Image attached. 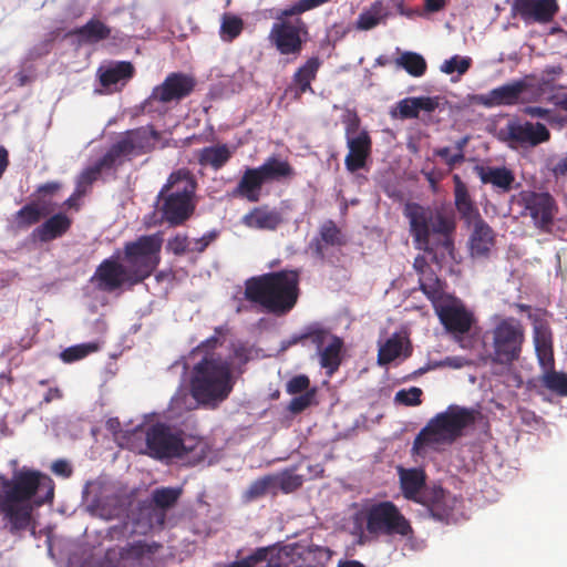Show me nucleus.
Returning a JSON list of instances; mask_svg holds the SVG:
<instances>
[{"mask_svg":"<svg viewBox=\"0 0 567 567\" xmlns=\"http://www.w3.org/2000/svg\"><path fill=\"white\" fill-rule=\"evenodd\" d=\"M181 487H157L151 494V505L153 508L151 519L163 527L166 522V512L173 508L182 496Z\"/></svg>","mask_w":567,"mask_h":567,"instance_id":"b1692460","label":"nucleus"},{"mask_svg":"<svg viewBox=\"0 0 567 567\" xmlns=\"http://www.w3.org/2000/svg\"><path fill=\"white\" fill-rule=\"evenodd\" d=\"M330 0H298L293 4L277 10L268 33V41L281 55L298 56L309 39V27L300 18L303 12L322 6Z\"/></svg>","mask_w":567,"mask_h":567,"instance_id":"39448f33","label":"nucleus"},{"mask_svg":"<svg viewBox=\"0 0 567 567\" xmlns=\"http://www.w3.org/2000/svg\"><path fill=\"white\" fill-rule=\"evenodd\" d=\"M133 280L128 268L113 257L104 259L96 267L91 278V281L95 284L96 288L104 292H113L122 288L125 284L136 286L137 284H133Z\"/></svg>","mask_w":567,"mask_h":567,"instance_id":"4468645a","label":"nucleus"},{"mask_svg":"<svg viewBox=\"0 0 567 567\" xmlns=\"http://www.w3.org/2000/svg\"><path fill=\"white\" fill-rule=\"evenodd\" d=\"M244 30L241 18L230 13H224L220 24V38L226 42H231L240 35Z\"/></svg>","mask_w":567,"mask_h":567,"instance_id":"49530a36","label":"nucleus"},{"mask_svg":"<svg viewBox=\"0 0 567 567\" xmlns=\"http://www.w3.org/2000/svg\"><path fill=\"white\" fill-rule=\"evenodd\" d=\"M395 63L414 78L424 75L427 69L425 59L421 54L411 51L403 52Z\"/></svg>","mask_w":567,"mask_h":567,"instance_id":"c03bdc74","label":"nucleus"},{"mask_svg":"<svg viewBox=\"0 0 567 567\" xmlns=\"http://www.w3.org/2000/svg\"><path fill=\"white\" fill-rule=\"evenodd\" d=\"M45 215L47 213H43L37 203H30L13 215V220L19 228H28L39 223Z\"/></svg>","mask_w":567,"mask_h":567,"instance_id":"a18cd8bd","label":"nucleus"},{"mask_svg":"<svg viewBox=\"0 0 567 567\" xmlns=\"http://www.w3.org/2000/svg\"><path fill=\"white\" fill-rule=\"evenodd\" d=\"M491 339L489 360L495 364L511 365L522 357L523 346L526 341L525 327L515 317L497 319L485 339Z\"/></svg>","mask_w":567,"mask_h":567,"instance_id":"1a4fd4ad","label":"nucleus"},{"mask_svg":"<svg viewBox=\"0 0 567 567\" xmlns=\"http://www.w3.org/2000/svg\"><path fill=\"white\" fill-rule=\"evenodd\" d=\"M231 359L237 361L238 365L243 367L250 360V350L245 344L235 346Z\"/></svg>","mask_w":567,"mask_h":567,"instance_id":"e2e57ef3","label":"nucleus"},{"mask_svg":"<svg viewBox=\"0 0 567 567\" xmlns=\"http://www.w3.org/2000/svg\"><path fill=\"white\" fill-rule=\"evenodd\" d=\"M454 182V202L455 207L462 219L468 225L472 224L473 219L481 216L478 208L472 200L466 184L461 179L458 175L453 176Z\"/></svg>","mask_w":567,"mask_h":567,"instance_id":"c9c22d12","label":"nucleus"},{"mask_svg":"<svg viewBox=\"0 0 567 567\" xmlns=\"http://www.w3.org/2000/svg\"><path fill=\"white\" fill-rule=\"evenodd\" d=\"M403 215L409 220L416 249L431 255V260L440 267L447 258H454L455 221L452 217L419 203H406Z\"/></svg>","mask_w":567,"mask_h":567,"instance_id":"f03ea898","label":"nucleus"},{"mask_svg":"<svg viewBox=\"0 0 567 567\" xmlns=\"http://www.w3.org/2000/svg\"><path fill=\"white\" fill-rule=\"evenodd\" d=\"M316 395V389H311L306 393H302L298 396H295L288 405L289 412L292 414H299L303 412L307 408H309L312 403V400Z\"/></svg>","mask_w":567,"mask_h":567,"instance_id":"6e6d98bb","label":"nucleus"},{"mask_svg":"<svg viewBox=\"0 0 567 567\" xmlns=\"http://www.w3.org/2000/svg\"><path fill=\"white\" fill-rule=\"evenodd\" d=\"M472 65V59L468 56L453 55L445 60L441 65V71L445 74L457 72L460 75L465 74Z\"/></svg>","mask_w":567,"mask_h":567,"instance_id":"603ef678","label":"nucleus"},{"mask_svg":"<svg viewBox=\"0 0 567 567\" xmlns=\"http://www.w3.org/2000/svg\"><path fill=\"white\" fill-rule=\"evenodd\" d=\"M468 141V136H464L456 141L455 148L457 150V152L451 156L449 161L450 167H454L456 164H460L464 161V148L467 145Z\"/></svg>","mask_w":567,"mask_h":567,"instance_id":"680f3d73","label":"nucleus"},{"mask_svg":"<svg viewBox=\"0 0 567 567\" xmlns=\"http://www.w3.org/2000/svg\"><path fill=\"white\" fill-rule=\"evenodd\" d=\"M236 378L233 361L220 355H204L192 370V396L202 405L217 406L234 390Z\"/></svg>","mask_w":567,"mask_h":567,"instance_id":"20e7f679","label":"nucleus"},{"mask_svg":"<svg viewBox=\"0 0 567 567\" xmlns=\"http://www.w3.org/2000/svg\"><path fill=\"white\" fill-rule=\"evenodd\" d=\"M400 483L403 496L409 501L421 504L425 492L429 489L425 487L424 472L417 468L401 470Z\"/></svg>","mask_w":567,"mask_h":567,"instance_id":"2f4dec72","label":"nucleus"},{"mask_svg":"<svg viewBox=\"0 0 567 567\" xmlns=\"http://www.w3.org/2000/svg\"><path fill=\"white\" fill-rule=\"evenodd\" d=\"M163 238L159 234L143 235L124 246V260L132 275L133 284L147 279L161 262Z\"/></svg>","mask_w":567,"mask_h":567,"instance_id":"9d476101","label":"nucleus"},{"mask_svg":"<svg viewBox=\"0 0 567 567\" xmlns=\"http://www.w3.org/2000/svg\"><path fill=\"white\" fill-rule=\"evenodd\" d=\"M474 409L451 404L444 412L437 413L420 431L413 442V450L420 452L426 445L452 444L463 435L466 427L476 421Z\"/></svg>","mask_w":567,"mask_h":567,"instance_id":"0eeeda50","label":"nucleus"},{"mask_svg":"<svg viewBox=\"0 0 567 567\" xmlns=\"http://www.w3.org/2000/svg\"><path fill=\"white\" fill-rule=\"evenodd\" d=\"M197 182L187 168L174 171L158 194L162 202V218L171 226H181L188 220L196 208Z\"/></svg>","mask_w":567,"mask_h":567,"instance_id":"423d86ee","label":"nucleus"},{"mask_svg":"<svg viewBox=\"0 0 567 567\" xmlns=\"http://www.w3.org/2000/svg\"><path fill=\"white\" fill-rule=\"evenodd\" d=\"M85 193L75 186L73 194L63 203V206L68 208L79 209V199L84 196Z\"/></svg>","mask_w":567,"mask_h":567,"instance_id":"774afa93","label":"nucleus"},{"mask_svg":"<svg viewBox=\"0 0 567 567\" xmlns=\"http://www.w3.org/2000/svg\"><path fill=\"white\" fill-rule=\"evenodd\" d=\"M276 485L284 493H292L301 487L303 478L301 475L293 473L292 471H285L279 476H275Z\"/></svg>","mask_w":567,"mask_h":567,"instance_id":"864d4df0","label":"nucleus"},{"mask_svg":"<svg viewBox=\"0 0 567 567\" xmlns=\"http://www.w3.org/2000/svg\"><path fill=\"white\" fill-rule=\"evenodd\" d=\"M135 73L134 65L128 61L115 62L106 68L99 69V79L103 87L109 91H120Z\"/></svg>","mask_w":567,"mask_h":567,"instance_id":"a878e982","label":"nucleus"},{"mask_svg":"<svg viewBox=\"0 0 567 567\" xmlns=\"http://www.w3.org/2000/svg\"><path fill=\"white\" fill-rule=\"evenodd\" d=\"M52 481L39 471L21 468L11 478L0 474V516L3 527L17 535L31 525L34 506L51 501Z\"/></svg>","mask_w":567,"mask_h":567,"instance_id":"f257e3e1","label":"nucleus"},{"mask_svg":"<svg viewBox=\"0 0 567 567\" xmlns=\"http://www.w3.org/2000/svg\"><path fill=\"white\" fill-rule=\"evenodd\" d=\"M282 221L281 213L267 205L254 207L241 219L246 227L259 230H276Z\"/></svg>","mask_w":567,"mask_h":567,"instance_id":"cd10ccee","label":"nucleus"},{"mask_svg":"<svg viewBox=\"0 0 567 567\" xmlns=\"http://www.w3.org/2000/svg\"><path fill=\"white\" fill-rule=\"evenodd\" d=\"M321 65L318 56L309 58L293 74V82L298 85L299 93L311 91V82L316 79Z\"/></svg>","mask_w":567,"mask_h":567,"instance_id":"79ce46f5","label":"nucleus"},{"mask_svg":"<svg viewBox=\"0 0 567 567\" xmlns=\"http://www.w3.org/2000/svg\"><path fill=\"white\" fill-rule=\"evenodd\" d=\"M457 498L441 486H433L425 492L421 505L425 506L429 515L439 522L450 523L454 516Z\"/></svg>","mask_w":567,"mask_h":567,"instance_id":"aec40b11","label":"nucleus"},{"mask_svg":"<svg viewBox=\"0 0 567 567\" xmlns=\"http://www.w3.org/2000/svg\"><path fill=\"white\" fill-rule=\"evenodd\" d=\"M422 390L416 386H412L408 390L402 389L395 393L394 401L406 406H416L422 402Z\"/></svg>","mask_w":567,"mask_h":567,"instance_id":"5fc2aeb1","label":"nucleus"},{"mask_svg":"<svg viewBox=\"0 0 567 567\" xmlns=\"http://www.w3.org/2000/svg\"><path fill=\"white\" fill-rule=\"evenodd\" d=\"M389 12L381 1H374L368 9H364L358 17L355 28L368 31L384 21Z\"/></svg>","mask_w":567,"mask_h":567,"instance_id":"a19ab883","label":"nucleus"},{"mask_svg":"<svg viewBox=\"0 0 567 567\" xmlns=\"http://www.w3.org/2000/svg\"><path fill=\"white\" fill-rule=\"evenodd\" d=\"M298 270H279L251 277L245 282V299L275 316L289 313L297 305L300 289Z\"/></svg>","mask_w":567,"mask_h":567,"instance_id":"7ed1b4c3","label":"nucleus"},{"mask_svg":"<svg viewBox=\"0 0 567 567\" xmlns=\"http://www.w3.org/2000/svg\"><path fill=\"white\" fill-rule=\"evenodd\" d=\"M52 471L56 475L69 477L72 474V468L66 461L58 460L52 464Z\"/></svg>","mask_w":567,"mask_h":567,"instance_id":"338daca9","label":"nucleus"},{"mask_svg":"<svg viewBox=\"0 0 567 567\" xmlns=\"http://www.w3.org/2000/svg\"><path fill=\"white\" fill-rule=\"evenodd\" d=\"M166 247L167 250H169L176 256H182L188 250H190L187 236L179 234L168 239Z\"/></svg>","mask_w":567,"mask_h":567,"instance_id":"bf43d9fd","label":"nucleus"},{"mask_svg":"<svg viewBox=\"0 0 567 567\" xmlns=\"http://www.w3.org/2000/svg\"><path fill=\"white\" fill-rule=\"evenodd\" d=\"M216 334L207 338L203 342H200L194 350L193 353H203L204 355H215L212 351L215 350L220 344V339L218 334L221 333V328L215 329Z\"/></svg>","mask_w":567,"mask_h":567,"instance_id":"13d9d810","label":"nucleus"},{"mask_svg":"<svg viewBox=\"0 0 567 567\" xmlns=\"http://www.w3.org/2000/svg\"><path fill=\"white\" fill-rule=\"evenodd\" d=\"M533 326V342L539 365L544 370L542 384L551 392L567 396V374L554 370L553 331L542 312L529 315Z\"/></svg>","mask_w":567,"mask_h":567,"instance_id":"6e6552de","label":"nucleus"},{"mask_svg":"<svg viewBox=\"0 0 567 567\" xmlns=\"http://www.w3.org/2000/svg\"><path fill=\"white\" fill-rule=\"evenodd\" d=\"M365 528L374 536L412 537L414 534L410 520L391 501L378 502L365 511Z\"/></svg>","mask_w":567,"mask_h":567,"instance_id":"9b49d317","label":"nucleus"},{"mask_svg":"<svg viewBox=\"0 0 567 567\" xmlns=\"http://www.w3.org/2000/svg\"><path fill=\"white\" fill-rule=\"evenodd\" d=\"M288 548L292 560H295V567H323L332 556L331 549L318 545L292 544L288 545Z\"/></svg>","mask_w":567,"mask_h":567,"instance_id":"5701e85b","label":"nucleus"},{"mask_svg":"<svg viewBox=\"0 0 567 567\" xmlns=\"http://www.w3.org/2000/svg\"><path fill=\"white\" fill-rule=\"evenodd\" d=\"M72 226V219L64 213H56L38 226L32 235L41 243H49L64 236Z\"/></svg>","mask_w":567,"mask_h":567,"instance_id":"c756f323","label":"nucleus"},{"mask_svg":"<svg viewBox=\"0 0 567 567\" xmlns=\"http://www.w3.org/2000/svg\"><path fill=\"white\" fill-rule=\"evenodd\" d=\"M413 268L419 275L420 290L432 302V306H436L450 296L445 292L446 282L439 278L424 256L419 255L414 258Z\"/></svg>","mask_w":567,"mask_h":567,"instance_id":"6ab92c4d","label":"nucleus"},{"mask_svg":"<svg viewBox=\"0 0 567 567\" xmlns=\"http://www.w3.org/2000/svg\"><path fill=\"white\" fill-rule=\"evenodd\" d=\"M104 169H112L109 165L103 163L101 157L92 166L86 167L81 172L76 178V187L82 189L85 194L87 189L96 182Z\"/></svg>","mask_w":567,"mask_h":567,"instance_id":"de8ad7c7","label":"nucleus"},{"mask_svg":"<svg viewBox=\"0 0 567 567\" xmlns=\"http://www.w3.org/2000/svg\"><path fill=\"white\" fill-rule=\"evenodd\" d=\"M473 231L470 237L471 254L474 257H487L495 244L492 227L480 216L473 219Z\"/></svg>","mask_w":567,"mask_h":567,"instance_id":"c85d7f7f","label":"nucleus"},{"mask_svg":"<svg viewBox=\"0 0 567 567\" xmlns=\"http://www.w3.org/2000/svg\"><path fill=\"white\" fill-rule=\"evenodd\" d=\"M306 342L310 341L317 349V353L320 352L328 342L331 337H334L328 329L321 327L320 324H311L305 329Z\"/></svg>","mask_w":567,"mask_h":567,"instance_id":"8fccbe9b","label":"nucleus"},{"mask_svg":"<svg viewBox=\"0 0 567 567\" xmlns=\"http://www.w3.org/2000/svg\"><path fill=\"white\" fill-rule=\"evenodd\" d=\"M475 171L483 184H491L499 193H508L515 183L514 173L505 166H476Z\"/></svg>","mask_w":567,"mask_h":567,"instance_id":"7c9ffc66","label":"nucleus"},{"mask_svg":"<svg viewBox=\"0 0 567 567\" xmlns=\"http://www.w3.org/2000/svg\"><path fill=\"white\" fill-rule=\"evenodd\" d=\"M72 34L84 43H97L111 37V28L99 19H91L84 25L76 28Z\"/></svg>","mask_w":567,"mask_h":567,"instance_id":"ea45409f","label":"nucleus"},{"mask_svg":"<svg viewBox=\"0 0 567 567\" xmlns=\"http://www.w3.org/2000/svg\"><path fill=\"white\" fill-rule=\"evenodd\" d=\"M506 130L508 140L520 146L534 147L550 140L549 130L539 122H509Z\"/></svg>","mask_w":567,"mask_h":567,"instance_id":"4be33fe9","label":"nucleus"},{"mask_svg":"<svg viewBox=\"0 0 567 567\" xmlns=\"http://www.w3.org/2000/svg\"><path fill=\"white\" fill-rule=\"evenodd\" d=\"M346 244L347 238L342 230L333 220L328 219L321 224L319 235L312 239L310 248L317 258L323 260L326 258V250L329 246L342 247Z\"/></svg>","mask_w":567,"mask_h":567,"instance_id":"393cba45","label":"nucleus"},{"mask_svg":"<svg viewBox=\"0 0 567 567\" xmlns=\"http://www.w3.org/2000/svg\"><path fill=\"white\" fill-rule=\"evenodd\" d=\"M528 89L524 80H516L491 90L486 94L475 95L474 100L485 106H512L522 102V94Z\"/></svg>","mask_w":567,"mask_h":567,"instance_id":"412c9836","label":"nucleus"},{"mask_svg":"<svg viewBox=\"0 0 567 567\" xmlns=\"http://www.w3.org/2000/svg\"><path fill=\"white\" fill-rule=\"evenodd\" d=\"M195 86L194 76L183 72H172L162 84L153 89L151 97L161 103L179 102L190 95Z\"/></svg>","mask_w":567,"mask_h":567,"instance_id":"f3484780","label":"nucleus"},{"mask_svg":"<svg viewBox=\"0 0 567 567\" xmlns=\"http://www.w3.org/2000/svg\"><path fill=\"white\" fill-rule=\"evenodd\" d=\"M140 131H132L123 138L113 144L110 150L102 156L103 163L113 168L122 163V157L132 155L137 147Z\"/></svg>","mask_w":567,"mask_h":567,"instance_id":"e433bc0d","label":"nucleus"},{"mask_svg":"<svg viewBox=\"0 0 567 567\" xmlns=\"http://www.w3.org/2000/svg\"><path fill=\"white\" fill-rule=\"evenodd\" d=\"M99 346L94 342L81 343L72 346L63 350L60 354L61 359L65 363H72L84 359L90 353L97 351Z\"/></svg>","mask_w":567,"mask_h":567,"instance_id":"3c124183","label":"nucleus"},{"mask_svg":"<svg viewBox=\"0 0 567 567\" xmlns=\"http://www.w3.org/2000/svg\"><path fill=\"white\" fill-rule=\"evenodd\" d=\"M433 308L447 331L464 334L471 330L474 321L473 315L453 296L450 295Z\"/></svg>","mask_w":567,"mask_h":567,"instance_id":"2eb2a0df","label":"nucleus"},{"mask_svg":"<svg viewBox=\"0 0 567 567\" xmlns=\"http://www.w3.org/2000/svg\"><path fill=\"white\" fill-rule=\"evenodd\" d=\"M559 11L557 0H513L512 12L526 24H546L554 20Z\"/></svg>","mask_w":567,"mask_h":567,"instance_id":"a211bd4d","label":"nucleus"},{"mask_svg":"<svg viewBox=\"0 0 567 567\" xmlns=\"http://www.w3.org/2000/svg\"><path fill=\"white\" fill-rule=\"evenodd\" d=\"M262 179L266 183L280 182L282 179H291L296 173L288 161L278 158L277 156L268 157L260 166L257 167Z\"/></svg>","mask_w":567,"mask_h":567,"instance_id":"4c0bfd02","label":"nucleus"},{"mask_svg":"<svg viewBox=\"0 0 567 567\" xmlns=\"http://www.w3.org/2000/svg\"><path fill=\"white\" fill-rule=\"evenodd\" d=\"M218 233L216 230H212L205 234L203 237L195 239L194 247L190 248V251L204 252L206 248L217 238Z\"/></svg>","mask_w":567,"mask_h":567,"instance_id":"052dcab7","label":"nucleus"},{"mask_svg":"<svg viewBox=\"0 0 567 567\" xmlns=\"http://www.w3.org/2000/svg\"><path fill=\"white\" fill-rule=\"evenodd\" d=\"M310 380L306 374H298L292 377L286 384V391L289 394H302L309 390Z\"/></svg>","mask_w":567,"mask_h":567,"instance_id":"4d7b16f0","label":"nucleus"},{"mask_svg":"<svg viewBox=\"0 0 567 567\" xmlns=\"http://www.w3.org/2000/svg\"><path fill=\"white\" fill-rule=\"evenodd\" d=\"M359 120L354 118L346 128L347 145L349 153L344 158L346 167L354 173L365 166V162L371 154L372 141L367 131H361L357 136H352L358 131Z\"/></svg>","mask_w":567,"mask_h":567,"instance_id":"dca6fc26","label":"nucleus"},{"mask_svg":"<svg viewBox=\"0 0 567 567\" xmlns=\"http://www.w3.org/2000/svg\"><path fill=\"white\" fill-rule=\"evenodd\" d=\"M146 446L148 454L157 460L179 458L193 450L185 444L182 432L164 423H156L147 430Z\"/></svg>","mask_w":567,"mask_h":567,"instance_id":"f8f14e48","label":"nucleus"},{"mask_svg":"<svg viewBox=\"0 0 567 567\" xmlns=\"http://www.w3.org/2000/svg\"><path fill=\"white\" fill-rule=\"evenodd\" d=\"M195 156L202 167H209L217 172L230 161L233 151L227 144H217L197 150Z\"/></svg>","mask_w":567,"mask_h":567,"instance_id":"f704fd0d","label":"nucleus"},{"mask_svg":"<svg viewBox=\"0 0 567 567\" xmlns=\"http://www.w3.org/2000/svg\"><path fill=\"white\" fill-rule=\"evenodd\" d=\"M524 113L532 117L549 120L551 111L540 106H526Z\"/></svg>","mask_w":567,"mask_h":567,"instance_id":"0e129e2a","label":"nucleus"},{"mask_svg":"<svg viewBox=\"0 0 567 567\" xmlns=\"http://www.w3.org/2000/svg\"><path fill=\"white\" fill-rule=\"evenodd\" d=\"M437 107L439 97L436 96L405 97L396 104L392 115L402 120L417 118L421 111L431 113Z\"/></svg>","mask_w":567,"mask_h":567,"instance_id":"473e14b6","label":"nucleus"},{"mask_svg":"<svg viewBox=\"0 0 567 567\" xmlns=\"http://www.w3.org/2000/svg\"><path fill=\"white\" fill-rule=\"evenodd\" d=\"M519 203L524 206L538 229L547 231L551 228L557 205L549 193L522 190L519 193Z\"/></svg>","mask_w":567,"mask_h":567,"instance_id":"ddd939ff","label":"nucleus"},{"mask_svg":"<svg viewBox=\"0 0 567 567\" xmlns=\"http://www.w3.org/2000/svg\"><path fill=\"white\" fill-rule=\"evenodd\" d=\"M162 548V545L156 542L147 543L145 540H137L127 543L120 549L118 556L121 560L143 565L152 561L155 554Z\"/></svg>","mask_w":567,"mask_h":567,"instance_id":"72a5a7b5","label":"nucleus"},{"mask_svg":"<svg viewBox=\"0 0 567 567\" xmlns=\"http://www.w3.org/2000/svg\"><path fill=\"white\" fill-rule=\"evenodd\" d=\"M404 349V338L399 334H392L378 351V363L385 365L401 355Z\"/></svg>","mask_w":567,"mask_h":567,"instance_id":"37998d69","label":"nucleus"},{"mask_svg":"<svg viewBox=\"0 0 567 567\" xmlns=\"http://www.w3.org/2000/svg\"><path fill=\"white\" fill-rule=\"evenodd\" d=\"M276 486V478L272 475H266L254 481L243 494L246 503H250L264 497L271 487Z\"/></svg>","mask_w":567,"mask_h":567,"instance_id":"09e8293b","label":"nucleus"},{"mask_svg":"<svg viewBox=\"0 0 567 567\" xmlns=\"http://www.w3.org/2000/svg\"><path fill=\"white\" fill-rule=\"evenodd\" d=\"M62 185L59 182H48L37 188L39 195H54L61 189Z\"/></svg>","mask_w":567,"mask_h":567,"instance_id":"69168bd1","label":"nucleus"},{"mask_svg":"<svg viewBox=\"0 0 567 567\" xmlns=\"http://www.w3.org/2000/svg\"><path fill=\"white\" fill-rule=\"evenodd\" d=\"M265 182L257 167H247L230 195L235 198H243L250 203L260 199Z\"/></svg>","mask_w":567,"mask_h":567,"instance_id":"bb28decb","label":"nucleus"},{"mask_svg":"<svg viewBox=\"0 0 567 567\" xmlns=\"http://www.w3.org/2000/svg\"><path fill=\"white\" fill-rule=\"evenodd\" d=\"M342 349L343 340L340 337L334 336L330 338L328 344H326V347L318 353L320 365L327 370L329 375H332L338 371L342 362Z\"/></svg>","mask_w":567,"mask_h":567,"instance_id":"58836bf2","label":"nucleus"}]
</instances>
